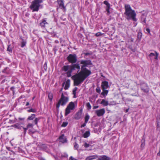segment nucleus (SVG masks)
Segmentation results:
<instances>
[{"instance_id":"nucleus-1","label":"nucleus","mask_w":160,"mask_h":160,"mask_svg":"<svg viewBox=\"0 0 160 160\" xmlns=\"http://www.w3.org/2000/svg\"><path fill=\"white\" fill-rule=\"evenodd\" d=\"M81 64H83L81 67V70L78 74L73 76L74 85L78 86L81 84L91 73V72L85 67L88 65L92 64L90 60H82Z\"/></svg>"},{"instance_id":"nucleus-2","label":"nucleus","mask_w":160,"mask_h":160,"mask_svg":"<svg viewBox=\"0 0 160 160\" xmlns=\"http://www.w3.org/2000/svg\"><path fill=\"white\" fill-rule=\"evenodd\" d=\"M125 9L124 14L126 15V18L128 20L132 19L134 21H137V19L136 18V14L135 11L132 9L130 5L128 4H125Z\"/></svg>"},{"instance_id":"nucleus-3","label":"nucleus","mask_w":160,"mask_h":160,"mask_svg":"<svg viewBox=\"0 0 160 160\" xmlns=\"http://www.w3.org/2000/svg\"><path fill=\"white\" fill-rule=\"evenodd\" d=\"M42 2V0H34L32 2L30 8L32 12L38 11V10L40 7L39 4Z\"/></svg>"},{"instance_id":"nucleus-4","label":"nucleus","mask_w":160,"mask_h":160,"mask_svg":"<svg viewBox=\"0 0 160 160\" xmlns=\"http://www.w3.org/2000/svg\"><path fill=\"white\" fill-rule=\"evenodd\" d=\"M80 68L79 64L76 63L74 64H72L70 65V70L67 72V75L68 77H70L71 76V73L72 71L74 70H77L78 71L80 70Z\"/></svg>"},{"instance_id":"nucleus-5","label":"nucleus","mask_w":160,"mask_h":160,"mask_svg":"<svg viewBox=\"0 0 160 160\" xmlns=\"http://www.w3.org/2000/svg\"><path fill=\"white\" fill-rule=\"evenodd\" d=\"M68 101V97L65 96L63 93H62L61 98L57 104V108H59L60 105L62 106L65 105Z\"/></svg>"},{"instance_id":"nucleus-6","label":"nucleus","mask_w":160,"mask_h":160,"mask_svg":"<svg viewBox=\"0 0 160 160\" xmlns=\"http://www.w3.org/2000/svg\"><path fill=\"white\" fill-rule=\"evenodd\" d=\"M67 59L68 62L72 64L76 63L77 61V57L75 54H70L67 57Z\"/></svg>"},{"instance_id":"nucleus-7","label":"nucleus","mask_w":160,"mask_h":160,"mask_svg":"<svg viewBox=\"0 0 160 160\" xmlns=\"http://www.w3.org/2000/svg\"><path fill=\"white\" fill-rule=\"evenodd\" d=\"M141 88L143 92L147 93L148 92L149 88L146 83H143L141 85Z\"/></svg>"},{"instance_id":"nucleus-8","label":"nucleus","mask_w":160,"mask_h":160,"mask_svg":"<svg viewBox=\"0 0 160 160\" xmlns=\"http://www.w3.org/2000/svg\"><path fill=\"white\" fill-rule=\"evenodd\" d=\"M95 113L98 117L102 116L105 112L104 109L102 108L100 110L95 111Z\"/></svg>"},{"instance_id":"nucleus-9","label":"nucleus","mask_w":160,"mask_h":160,"mask_svg":"<svg viewBox=\"0 0 160 160\" xmlns=\"http://www.w3.org/2000/svg\"><path fill=\"white\" fill-rule=\"evenodd\" d=\"M158 53L155 52V54L153 53H151L149 55V57L150 58V59L152 60L153 59H158Z\"/></svg>"},{"instance_id":"nucleus-10","label":"nucleus","mask_w":160,"mask_h":160,"mask_svg":"<svg viewBox=\"0 0 160 160\" xmlns=\"http://www.w3.org/2000/svg\"><path fill=\"white\" fill-rule=\"evenodd\" d=\"M82 110H80L75 115V118L77 120L80 119L82 117Z\"/></svg>"},{"instance_id":"nucleus-11","label":"nucleus","mask_w":160,"mask_h":160,"mask_svg":"<svg viewBox=\"0 0 160 160\" xmlns=\"http://www.w3.org/2000/svg\"><path fill=\"white\" fill-rule=\"evenodd\" d=\"M33 126V124L32 123H29L27 125V127L26 128H23L24 130V136L26 133L27 129L29 128H32Z\"/></svg>"},{"instance_id":"nucleus-12","label":"nucleus","mask_w":160,"mask_h":160,"mask_svg":"<svg viewBox=\"0 0 160 160\" xmlns=\"http://www.w3.org/2000/svg\"><path fill=\"white\" fill-rule=\"evenodd\" d=\"M101 87L102 89H106L108 87V83L107 81H103L102 82Z\"/></svg>"},{"instance_id":"nucleus-13","label":"nucleus","mask_w":160,"mask_h":160,"mask_svg":"<svg viewBox=\"0 0 160 160\" xmlns=\"http://www.w3.org/2000/svg\"><path fill=\"white\" fill-rule=\"evenodd\" d=\"M60 142L62 143H64L67 142V140L66 138L64 137V134H62L59 138Z\"/></svg>"},{"instance_id":"nucleus-14","label":"nucleus","mask_w":160,"mask_h":160,"mask_svg":"<svg viewBox=\"0 0 160 160\" xmlns=\"http://www.w3.org/2000/svg\"><path fill=\"white\" fill-rule=\"evenodd\" d=\"M57 2L61 8H65L63 3V0H58Z\"/></svg>"},{"instance_id":"nucleus-15","label":"nucleus","mask_w":160,"mask_h":160,"mask_svg":"<svg viewBox=\"0 0 160 160\" xmlns=\"http://www.w3.org/2000/svg\"><path fill=\"white\" fill-rule=\"evenodd\" d=\"M62 69L64 72H67L70 70V65L64 66L62 68Z\"/></svg>"},{"instance_id":"nucleus-16","label":"nucleus","mask_w":160,"mask_h":160,"mask_svg":"<svg viewBox=\"0 0 160 160\" xmlns=\"http://www.w3.org/2000/svg\"><path fill=\"white\" fill-rule=\"evenodd\" d=\"M67 107L70 108L71 110H72L74 109L75 108V105L74 103L72 102H71L69 105Z\"/></svg>"},{"instance_id":"nucleus-17","label":"nucleus","mask_w":160,"mask_h":160,"mask_svg":"<svg viewBox=\"0 0 160 160\" xmlns=\"http://www.w3.org/2000/svg\"><path fill=\"white\" fill-rule=\"evenodd\" d=\"M98 156L97 155H93L87 157L85 160H92V159L97 158Z\"/></svg>"},{"instance_id":"nucleus-18","label":"nucleus","mask_w":160,"mask_h":160,"mask_svg":"<svg viewBox=\"0 0 160 160\" xmlns=\"http://www.w3.org/2000/svg\"><path fill=\"white\" fill-rule=\"evenodd\" d=\"M100 104L104 106H106L109 105L108 101H106L105 99H102L101 102Z\"/></svg>"},{"instance_id":"nucleus-19","label":"nucleus","mask_w":160,"mask_h":160,"mask_svg":"<svg viewBox=\"0 0 160 160\" xmlns=\"http://www.w3.org/2000/svg\"><path fill=\"white\" fill-rule=\"evenodd\" d=\"M90 135V132L89 131H86L82 134L83 137L84 138H87Z\"/></svg>"},{"instance_id":"nucleus-20","label":"nucleus","mask_w":160,"mask_h":160,"mask_svg":"<svg viewBox=\"0 0 160 160\" xmlns=\"http://www.w3.org/2000/svg\"><path fill=\"white\" fill-rule=\"evenodd\" d=\"M146 15L145 14H143L141 16V20L142 23L144 24L146 23Z\"/></svg>"},{"instance_id":"nucleus-21","label":"nucleus","mask_w":160,"mask_h":160,"mask_svg":"<svg viewBox=\"0 0 160 160\" xmlns=\"http://www.w3.org/2000/svg\"><path fill=\"white\" fill-rule=\"evenodd\" d=\"M46 24H48V23L45 20H42L40 23V26L42 28H44Z\"/></svg>"},{"instance_id":"nucleus-22","label":"nucleus","mask_w":160,"mask_h":160,"mask_svg":"<svg viewBox=\"0 0 160 160\" xmlns=\"http://www.w3.org/2000/svg\"><path fill=\"white\" fill-rule=\"evenodd\" d=\"M12 126L14 128L20 129H21L22 128H23L22 126H21L20 124L19 123H16L13 125Z\"/></svg>"},{"instance_id":"nucleus-23","label":"nucleus","mask_w":160,"mask_h":160,"mask_svg":"<svg viewBox=\"0 0 160 160\" xmlns=\"http://www.w3.org/2000/svg\"><path fill=\"white\" fill-rule=\"evenodd\" d=\"M70 80L69 79H68L66 82V84L64 87V89L65 90L67 89L69 87Z\"/></svg>"},{"instance_id":"nucleus-24","label":"nucleus","mask_w":160,"mask_h":160,"mask_svg":"<svg viewBox=\"0 0 160 160\" xmlns=\"http://www.w3.org/2000/svg\"><path fill=\"white\" fill-rule=\"evenodd\" d=\"M102 92L101 93V95L103 96L104 97H105L106 96L108 92V91L106 90V89H102Z\"/></svg>"},{"instance_id":"nucleus-25","label":"nucleus","mask_w":160,"mask_h":160,"mask_svg":"<svg viewBox=\"0 0 160 160\" xmlns=\"http://www.w3.org/2000/svg\"><path fill=\"white\" fill-rule=\"evenodd\" d=\"M157 129L159 131L160 130V118L157 120Z\"/></svg>"},{"instance_id":"nucleus-26","label":"nucleus","mask_w":160,"mask_h":160,"mask_svg":"<svg viewBox=\"0 0 160 160\" xmlns=\"http://www.w3.org/2000/svg\"><path fill=\"white\" fill-rule=\"evenodd\" d=\"M35 114H32L31 115L29 116L27 118V120H32L35 118Z\"/></svg>"},{"instance_id":"nucleus-27","label":"nucleus","mask_w":160,"mask_h":160,"mask_svg":"<svg viewBox=\"0 0 160 160\" xmlns=\"http://www.w3.org/2000/svg\"><path fill=\"white\" fill-rule=\"evenodd\" d=\"M71 109L68 107H67L65 110V115L67 116L70 112Z\"/></svg>"},{"instance_id":"nucleus-28","label":"nucleus","mask_w":160,"mask_h":160,"mask_svg":"<svg viewBox=\"0 0 160 160\" xmlns=\"http://www.w3.org/2000/svg\"><path fill=\"white\" fill-rule=\"evenodd\" d=\"M22 41L21 42V47L22 48H23L25 46L26 42V41L25 40H24L23 39H22Z\"/></svg>"},{"instance_id":"nucleus-29","label":"nucleus","mask_w":160,"mask_h":160,"mask_svg":"<svg viewBox=\"0 0 160 160\" xmlns=\"http://www.w3.org/2000/svg\"><path fill=\"white\" fill-rule=\"evenodd\" d=\"M89 115L87 114L86 115V116L85 118V122L86 123H87L88 122V120L89 118Z\"/></svg>"},{"instance_id":"nucleus-30","label":"nucleus","mask_w":160,"mask_h":160,"mask_svg":"<svg viewBox=\"0 0 160 160\" xmlns=\"http://www.w3.org/2000/svg\"><path fill=\"white\" fill-rule=\"evenodd\" d=\"M142 36V33L140 32H139L138 33V39L140 40Z\"/></svg>"},{"instance_id":"nucleus-31","label":"nucleus","mask_w":160,"mask_h":160,"mask_svg":"<svg viewBox=\"0 0 160 160\" xmlns=\"http://www.w3.org/2000/svg\"><path fill=\"white\" fill-rule=\"evenodd\" d=\"M141 146L142 147H144L145 145V140L144 139H142L141 140Z\"/></svg>"},{"instance_id":"nucleus-32","label":"nucleus","mask_w":160,"mask_h":160,"mask_svg":"<svg viewBox=\"0 0 160 160\" xmlns=\"http://www.w3.org/2000/svg\"><path fill=\"white\" fill-rule=\"evenodd\" d=\"M86 106L88 108V109L90 110L91 108V106L89 102H88L86 103Z\"/></svg>"},{"instance_id":"nucleus-33","label":"nucleus","mask_w":160,"mask_h":160,"mask_svg":"<svg viewBox=\"0 0 160 160\" xmlns=\"http://www.w3.org/2000/svg\"><path fill=\"white\" fill-rule=\"evenodd\" d=\"M68 124V122H63L61 126L62 127H65Z\"/></svg>"},{"instance_id":"nucleus-34","label":"nucleus","mask_w":160,"mask_h":160,"mask_svg":"<svg viewBox=\"0 0 160 160\" xmlns=\"http://www.w3.org/2000/svg\"><path fill=\"white\" fill-rule=\"evenodd\" d=\"M48 98L50 100L52 101V98H53L52 94L51 93H49L48 94Z\"/></svg>"},{"instance_id":"nucleus-35","label":"nucleus","mask_w":160,"mask_h":160,"mask_svg":"<svg viewBox=\"0 0 160 160\" xmlns=\"http://www.w3.org/2000/svg\"><path fill=\"white\" fill-rule=\"evenodd\" d=\"M40 118H35V120H34V122L35 124H36V125L37 124L38 122V121L40 120Z\"/></svg>"},{"instance_id":"nucleus-36","label":"nucleus","mask_w":160,"mask_h":160,"mask_svg":"<svg viewBox=\"0 0 160 160\" xmlns=\"http://www.w3.org/2000/svg\"><path fill=\"white\" fill-rule=\"evenodd\" d=\"M103 3L106 5V7L110 6V4L107 1H104L103 2Z\"/></svg>"},{"instance_id":"nucleus-37","label":"nucleus","mask_w":160,"mask_h":160,"mask_svg":"<svg viewBox=\"0 0 160 160\" xmlns=\"http://www.w3.org/2000/svg\"><path fill=\"white\" fill-rule=\"evenodd\" d=\"M28 112H36V111L35 109L32 108L31 109H30L28 110Z\"/></svg>"},{"instance_id":"nucleus-38","label":"nucleus","mask_w":160,"mask_h":160,"mask_svg":"<svg viewBox=\"0 0 160 160\" xmlns=\"http://www.w3.org/2000/svg\"><path fill=\"white\" fill-rule=\"evenodd\" d=\"M78 147H79L78 144L77 143H75L74 146V148L75 149L77 150L78 149Z\"/></svg>"},{"instance_id":"nucleus-39","label":"nucleus","mask_w":160,"mask_h":160,"mask_svg":"<svg viewBox=\"0 0 160 160\" xmlns=\"http://www.w3.org/2000/svg\"><path fill=\"white\" fill-rule=\"evenodd\" d=\"M83 146H84V147L85 148H88L89 147L90 145L89 144L87 143V142H85L84 144L83 145Z\"/></svg>"},{"instance_id":"nucleus-40","label":"nucleus","mask_w":160,"mask_h":160,"mask_svg":"<svg viewBox=\"0 0 160 160\" xmlns=\"http://www.w3.org/2000/svg\"><path fill=\"white\" fill-rule=\"evenodd\" d=\"M96 92L98 93H100L101 92V90L99 87H97L96 89Z\"/></svg>"},{"instance_id":"nucleus-41","label":"nucleus","mask_w":160,"mask_h":160,"mask_svg":"<svg viewBox=\"0 0 160 160\" xmlns=\"http://www.w3.org/2000/svg\"><path fill=\"white\" fill-rule=\"evenodd\" d=\"M43 68L44 69L46 70L47 69V62H46L43 65Z\"/></svg>"},{"instance_id":"nucleus-42","label":"nucleus","mask_w":160,"mask_h":160,"mask_svg":"<svg viewBox=\"0 0 160 160\" xmlns=\"http://www.w3.org/2000/svg\"><path fill=\"white\" fill-rule=\"evenodd\" d=\"M110 8V6L106 7V11L108 13H109V12H110V11H109Z\"/></svg>"},{"instance_id":"nucleus-43","label":"nucleus","mask_w":160,"mask_h":160,"mask_svg":"<svg viewBox=\"0 0 160 160\" xmlns=\"http://www.w3.org/2000/svg\"><path fill=\"white\" fill-rule=\"evenodd\" d=\"M76 91L75 90H73V94L74 95L73 97L74 98H76Z\"/></svg>"},{"instance_id":"nucleus-44","label":"nucleus","mask_w":160,"mask_h":160,"mask_svg":"<svg viewBox=\"0 0 160 160\" xmlns=\"http://www.w3.org/2000/svg\"><path fill=\"white\" fill-rule=\"evenodd\" d=\"M7 50L9 52H11V51H12V50L11 48H10V45L8 46L7 48Z\"/></svg>"},{"instance_id":"nucleus-45","label":"nucleus","mask_w":160,"mask_h":160,"mask_svg":"<svg viewBox=\"0 0 160 160\" xmlns=\"http://www.w3.org/2000/svg\"><path fill=\"white\" fill-rule=\"evenodd\" d=\"M102 35V34L100 32H97L96 34V36H99Z\"/></svg>"},{"instance_id":"nucleus-46","label":"nucleus","mask_w":160,"mask_h":160,"mask_svg":"<svg viewBox=\"0 0 160 160\" xmlns=\"http://www.w3.org/2000/svg\"><path fill=\"white\" fill-rule=\"evenodd\" d=\"M69 160H77V159L71 156L69 158Z\"/></svg>"},{"instance_id":"nucleus-47","label":"nucleus","mask_w":160,"mask_h":160,"mask_svg":"<svg viewBox=\"0 0 160 160\" xmlns=\"http://www.w3.org/2000/svg\"><path fill=\"white\" fill-rule=\"evenodd\" d=\"M18 119L19 120L23 121L25 119V118H19Z\"/></svg>"},{"instance_id":"nucleus-48","label":"nucleus","mask_w":160,"mask_h":160,"mask_svg":"<svg viewBox=\"0 0 160 160\" xmlns=\"http://www.w3.org/2000/svg\"><path fill=\"white\" fill-rule=\"evenodd\" d=\"M87 123H86V122H84L83 124H82L81 126V128H82V127H84L85 126H86V124Z\"/></svg>"},{"instance_id":"nucleus-49","label":"nucleus","mask_w":160,"mask_h":160,"mask_svg":"<svg viewBox=\"0 0 160 160\" xmlns=\"http://www.w3.org/2000/svg\"><path fill=\"white\" fill-rule=\"evenodd\" d=\"M98 106H95L93 107V109H96L97 108H98Z\"/></svg>"},{"instance_id":"nucleus-50","label":"nucleus","mask_w":160,"mask_h":160,"mask_svg":"<svg viewBox=\"0 0 160 160\" xmlns=\"http://www.w3.org/2000/svg\"><path fill=\"white\" fill-rule=\"evenodd\" d=\"M84 54L85 55L87 56V55H90V53L87 52V53H84Z\"/></svg>"},{"instance_id":"nucleus-51","label":"nucleus","mask_w":160,"mask_h":160,"mask_svg":"<svg viewBox=\"0 0 160 160\" xmlns=\"http://www.w3.org/2000/svg\"><path fill=\"white\" fill-rule=\"evenodd\" d=\"M146 30L147 32H150V30L149 28H147Z\"/></svg>"},{"instance_id":"nucleus-52","label":"nucleus","mask_w":160,"mask_h":160,"mask_svg":"<svg viewBox=\"0 0 160 160\" xmlns=\"http://www.w3.org/2000/svg\"><path fill=\"white\" fill-rule=\"evenodd\" d=\"M29 104V103L28 102H27L26 104V106H28Z\"/></svg>"},{"instance_id":"nucleus-53","label":"nucleus","mask_w":160,"mask_h":160,"mask_svg":"<svg viewBox=\"0 0 160 160\" xmlns=\"http://www.w3.org/2000/svg\"><path fill=\"white\" fill-rule=\"evenodd\" d=\"M14 87H12L11 88V90H12L13 89H14Z\"/></svg>"},{"instance_id":"nucleus-54","label":"nucleus","mask_w":160,"mask_h":160,"mask_svg":"<svg viewBox=\"0 0 160 160\" xmlns=\"http://www.w3.org/2000/svg\"><path fill=\"white\" fill-rule=\"evenodd\" d=\"M129 108H128V109H127L126 110V112H128V110H129Z\"/></svg>"},{"instance_id":"nucleus-55","label":"nucleus","mask_w":160,"mask_h":160,"mask_svg":"<svg viewBox=\"0 0 160 160\" xmlns=\"http://www.w3.org/2000/svg\"><path fill=\"white\" fill-rule=\"evenodd\" d=\"M78 89V88L77 87H75L74 89H73L74 90H75L76 91H77V90Z\"/></svg>"},{"instance_id":"nucleus-56","label":"nucleus","mask_w":160,"mask_h":160,"mask_svg":"<svg viewBox=\"0 0 160 160\" xmlns=\"http://www.w3.org/2000/svg\"><path fill=\"white\" fill-rule=\"evenodd\" d=\"M40 160H45V159L44 158H41L40 159Z\"/></svg>"},{"instance_id":"nucleus-57","label":"nucleus","mask_w":160,"mask_h":160,"mask_svg":"<svg viewBox=\"0 0 160 160\" xmlns=\"http://www.w3.org/2000/svg\"><path fill=\"white\" fill-rule=\"evenodd\" d=\"M81 131L82 132V133H83L84 131V130H81Z\"/></svg>"},{"instance_id":"nucleus-58","label":"nucleus","mask_w":160,"mask_h":160,"mask_svg":"<svg viewBox=\"0 0 160 160\" xmlns=\"http://www.w3.org/2000/svg\"><path fill=\"white\" fill-rule=\"evenodd\" d=\"M34 97H33V98H32V99H33H33H34Z\"/></svg>"},{"instance_id":"nucleus-59","label":"nucleus","mask_w":160,"mask_h":160,"mask_svg":"<svg viewBox=\"0 0 160 160\" xmlns=\"http://www.w3.org/2000/svg\"><path fill=\"white\" fill-rule=\"evenodd\" d=\"M93 0H91V1H92Z\"/></svg>"}]
</instances>
